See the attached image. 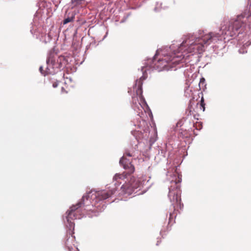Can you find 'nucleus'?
Returning a JSON list of instances; mask_svg holds the SVG:
<instances>
[{
	"mask_svg": "<svg viewBox=\"0 0 251 251\" xmlns=\"http://www.w3.org/2000/svg\"><path fill=\"white\" fill-rule=\"evenodd\" d=\"M244 21L242 15H237L235 18L230 20H225L221 24L219 32H207L203 30H199L193 35H189L182 42L181 46L187 45L188 51L193 55L200 51L204 50L205 47L211 43L215 44L212 46L214 53L222 56L227 51L226 42L237 37L240 40L243 37V26L241 22Z\"/></svg>",
	"mask_w": 251,
	"mask_h": 251,
	"instance_id": "obj_1",
	"label": "nucleus"
},
{
	"mask_svg": "<svg viewBox=\"0 0 251 251\" xmlns=\"http://www.w3.org/2000/svg\"><path fill=\"white\" fill-rule=\"evenodd\" d=\"M181 44H173L169 47L164 50H157L152 59L148 58L144 61V66L141 67L142 74H145L146 77L147 72H151L153 70H157L158 72L162 71H176L181 68L183 65L180 63L185 62L187 58L191 55L188 51V46L185 45L181 46Z\"/></svg>",
	"mask_w": 251,
	"mask_h": 251,
	"instance_id": "obj_2",
	"label": "nucleus"
},
{
	"mask_svg": "<svg viewBox=\"0 0 251 251\" xmlns=\"http://www.w3.org/2000/svg\"><path fill=\"white\" fill-rule=\"evenodd\" d=\"M125 176L123 174H116L113 178L112 182L109 185H107L108 192L106 190L99 191H91L88 194L83 196L79 202L81 205L88 206L89 203H92V206H95L98 210L102 211L106 207V201H104L111 197L114 194H123L126 193L127 186L122 183L125 181L124 179Z\"/></svg>",
	"mask_w": 251,
	"mask_h": 251,
	"instance_id": "obj_3",
	"label": "nucleus"
},
{
	"mask_svg": "<svg viewBox=\"0 0 251 251\" xmlns=\"http://www.w3.org/2000/svg\"><path fill=\"white\" fill-rule=\"evenodd\" d=\"M167 177L165 183L168 185L169 189L168 196L172 203V209L174 210L173 212H170L169 223H170L174 218H176L175 213L176 208L178 207L181 208V206H183V205L181 203L180 198L181 191L179 183L181 181V178L178 175L176 174L167 175Z\"/></svg>",
	"mask_w": 251,
	"mask_h": 251,
	"instance_id": "obj_4",
	"label": "nucleus"
},
{
	"mask_svg": "<svg viewBox=\"0 0 251 251\" xmlns=\"http://www.w3.org/2000/svg\"><path fill=\"white\" fill-rule=\"evenodd\" d=\"M239 15L244 17V21L241 22V25L243 26V37L240 40L237 39V37L232 38L238 42V45L240 47L238 52L240 54L247 52V48L251 44V0H248L247 6L242 13Z\"/></svg>",
	"mask_w": 251,
	"mask_h": 251,
	"instance_id": "obj_5",
	"label": "nucleus"
},
{
	"mask_svg": "<svg viewBox=\"0 0 251 251\" xmlns=\"http://www.w3.org/2000/svg\"><path fill=\"white\" fill-rule=\"evenodd\" d=\"M81 206V202H78L76 205H73L70 207V210L66 212L65 217L63 218L64 224L67 228V232L71 235V236L65 242V246L70 251H72V250H73L72 244L74 245L73 243L75 239V237L73 235L74 233L73 230L75 228V223L72 221L81 218V216H78L76 214L78 212L77 209Z\"/></svg>",
	"mask_w": 251,
	"mask_h": 251,
	"instance_id": "obj_6",
	"label": "nucleus"
},
{
	"mask_svg": "<svg viewBox=\"0 0 251 251\" xmlns=\"http://www.w3.org/2000/svg\"><path fill=\"white\" fill-rule=\"evenodd\" d=\"M68 58L64 55H60L56 58V53L54 49H51L49 52L46 60V71L43 72L42 66L39 68L40 73L44 76L47 74L54 75L58 72L68 63Z\"/></svg>",
	"mask_w": 251,
	"mask_h": 251,
	"instance_id": "obj_7",
	"label": "nucleus"
},
{
	"mask_svg": "<svg viewBox=\"0 0 251 251\" xmlns=\"http://www.w3.org/2000/svg\"><path fill=\"white\" fill-rule=\"evenodd\" d=\"M146 79V77L145 76V74H143V75L139 79H137L135 81V83L133 86V91L136 92V96L132 97L131 107L135 111L137 115L140 118L144 115V108L141 102L147 105L145 100L142 95L143 81Z\"/></svg>",
	"mask_w": 251,
	"mask_h": 251,
	"instance_id": "obj_8",
	"label": "nucleus"
},
{
	"mask_svg": "<svg viewBox=\"0 0 251 251\" xmlns=\"http://www.w3.org/2000/svg\"><path fill=\"white\" fill-rule=\"evenodd\" d=\"M131 134L134 137V141L132 144V148L129 150L126 149L124 156L122 157L120 160L119 163L123 168L127 171V173L129 174L133 173L135 171L134 166L131 164L130 160L126 159L125 156H127L129 157L135 156V151L138 148V144L139 143V137L140 133L139 131L132 130L131 131Z\"/></svg>",
	"mask_w": 251,
	"mask_h": 251,
	"instance_id": "obj_9",
	"label": "nucleus"
},
{
	"mask_svg": "<svg viewBox=\"0 0 251 251\" xmlns=\"http://www.w3.org/2000/svg\"><path fill=\"white\" fill-rule=\"evenodd\" d=\"M75 15V14L74 11L69 12L67 16L65 17L63 22V24L64 25H66L71 22L73 21L74 20Z\"/></svg>",
	"mask_w": 251,
	"mask_h": 251,
	"instance_id": "obj_10",
	"label": "nucleus"
},
{
	"mask_svg": "<svg viewBox=\"0 0 251 251\" xmlns=\"http://www.w3.org/2000/svg\"><path fill=\"white\" fill-rule=\"evenodd\" d=\"M142 183L141 182V180H139V179H135L134 181L130 183V186L133 188H140L142 186Z\"/></svg>",
	"mask_w": 251,
	"mask_h": 251,
	"instance_id": "obj_11",
	"label": "nucleus"
},
{
	"mask_svg": "<svg viewBox=\"0 0 251 251\" xmlns=\"http://www.w3.org/2000/svg\"><path fill=\"white\" fill-rule=\"evenodd\" d=\"M200 108L203 111L205 110V103L203 97H201L200 100Z\"/></svg>",
	"mask_w": 251,
	"mask_h": 251,
	"instance_id": "obj_12",
	"label": "nucleus"
},
{
	"mask_svg": "<svg viewBox=\"0 0 251 251\" xmlns=\"http://www.w3.org/2000/svg\"><path fill=\"white\" fill-rule=\"evenodd\" d=\"M161 5L162 3L159 1L156 2L155 7L154 8V11L155 12H158L161 8Z\"/></svg>",
	"mask_w": 251,
	"mask_h": 251,
	"instance_id": "obj_13",
	"label": "nucleus"
},
{
	"mask_svg": "<svg viewBox=\"0 0 251 251\" xmlns=\"http://www.w3.org/2000/svg\"><path fill=\"white\" fill-rule=\"evenodd\" d=\"M130 15V14L128 13L126 15V16L125 17H124V18L121 21V23H124Z\"/></svg>",
	"mask_w": 251,
	"mask_h": 251,
	"instance_id": "obj_14",
	"label": "nucleus"
},
{
	"mask_svg": "<svg viewBox=\"0 0 251 251\" xmlns=\"http://www.w3.org/2000/svg\"><path fill=\"white\" fill-rule=\"evenodd\" d=\"M53 2L55 3V4L60 3L61 2V0H52Z\"/></svg>",
	"mask_w": 251,
	"mask_h": 251,
	"instance_id": "obj_15",
	"label": "nucleus"
},
{
	"mask_svg": "<svg viewBox=\"0 0 251 251\" xmlns=\"http://www.w3.org/2000/svg\"><path fill=\"white\" fill-rule=\"evenodd\" d=\"M58 83L57 82H54L52 84V87L53 88H56L58 86Z\"/></svg>",
	"mask_w": 251,
	"mask_h": 251,
	"instance_id": "obj_16",
	"label": "nucleus"
},
{
	"mask_svg": "<svg viewBox=\"0 0 251 251\" xmlns=\"http://www.w3.org/2000/svg\"><path fill=\"white\" fill-rule=\"evenodd\" d=\"M107 34H108V32H107L106 33V34L104 35V36L103 37V39H102V40H103L106 38V36H107Z\"/></svg>",
	"mask_w": 251,
	"mask_h": 251,
	"instance_id": "obj_17",
	"label": "nucleus"
},
{
	"mask_svg": "<svg viewBox=\"0 0 251 251\" xmlns=\"http://www.w3.org/2000/svg\"><path fill=\"white\" fill-rule=\"evenodd\" d=\"M33 30H34V29H33V28H32V29H30V32H31V33L32 34H33Z\"/></svg>",
	"mask_w": 251,
	"mask_h": 251,
	"instance_id": "obj_18",
	"label": "nucleus"
},
{
	"mask_svg": "<svg viewBox=\"0 0 251 251\" xmlns=\"http://www.w3.org/2000/svg\"><path fill=\"white\" fill-rule=\"evenodd\" d=\"M159 241H157V243H156V245L158 246L159 245Z\"/></svg>",
	"mask_w": 251,
	"mask_h": 251,
	"instance_id": "obj_19",
	"label": "nucleus"
},
{
	"mask_svg": "<svg viewBox=\"0 0 251 251\" xmlns=\"http://www.w3.org/2000/svg\"><path fill=\"white\" fill-rule=\"evenodd\" d=\"M113 202V201H111L108 202V203H111V202Z\"/></svg>",
	"mask_w": 251,
	"mask_h": 251,
	"instance_id": "obj_20",
	"label": "nucleus"
}]
</instances>
